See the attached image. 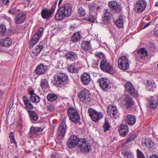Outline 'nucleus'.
I'll use <instances>...</instances> for the list:
<instances>
[{
  "mask_svg": "<svg viewBox=\"0 0 158 158\" xmlns=\"http://www.w3.org/2000/svg\"><path fill=\"white\" fill-rule=\"evenodd\" d=\"M43 129L41 127L32 126L30 128L29 134L35 136L40 135Z\"/></svg>",
  "mask_w": 158,
  "mask_h": 158,
  "instance_id": "obj_21",
  "label": "nucleus"
},
{
  "mask_svg": "<svg viewBox=\"0 0 158 158\" xmlns=\"http://www.w3.org/2000/svg\"><path fill=\"white\" fill-rule=\"evenodd\" d=\"M40 86L44 91L48 88L49 85L48 80L46 79H41L40 81Z\"/></svg>",
  "mask_w": 158,
  "mask_h": 158,
  "instance_id": "obj_36",
  "label": "nucleus"
},
{
  "mask_svg": "<svg viewBox=\"0 0 158 158\" xmlns=\"http://www.w3.org/2000/svg\"><path fill=\"white\" fill-rule=\"evenodd\" d=\"M148 107L151 108H155L158 105V95H154L148 99Z\"/></svg>",
  "mask_w": 158,
  "mask_h": 158,
  "instance_id": "obj_17",
  "label": "nucleus"
},
{
  "mask_svg": "<svg viewBox=\"0 0 158 158\" xmlns=\"http://www.w3.org/2000/svg\"><path fill=\"white\" fill-rule=\"evenodd\" d=\"M80 139L76 136L73 135L71 136L67 141V146L69 148H74L80 142Z\"/></svg>",
  "mask_w": 158,
  "mask_h": 158,
  "instance_id": "obj_13",
  "label": "nucleus"
},
{
  "mask_svg": "<svg viewBox=\"0 0 158 158\" xmlns=\"http://www.w3.org/2000/svg\"><path fill=\"white\" fill-rule=\"evenodd\" d=\"M67 113L69 119L73 123H77L80 120V117L77 111L73 107L69 108Z\"/></svg>",
  "mask_w": 158,
  "mask_h": 158,
  "instance_id": "obj_3",
  "label": "nucleus"
},
{
  "mask_svg": "<svg viewBox=\"0 0 158 158\" xmlns=\"http://www.w3.org/2000/svg\"><path fill=\"white\" fill-rule=\"evenodd\" d=\"M63 0H60L58 3V5L59 6Z\"/></svg>",
  "mask_w": 158,
  "mask_h": 158,
  "instance_id": "obj_60",
  "label": "nucleus"
},
{
  "mask_svg": "<svg viewBox=\"0 0 158 158\" xmlns=\"http://www.w3.org/2000/svg\"><path fill=\"white\" fill-rule=\"evenodd\" d=\"M72 7L69 3L65 4L58 9L55 15L56 20H59L63 19L65 17L69 16L71 13Z\"/></svg>",
  "mask_w": 158,
  "mask_h": 158,
  "instance_id": "obj_1",
  "label": "nucleus"
},
{
  "mask_svg": "<svg viewBox=\"0 0 158 158\" xmlns=\"http://www.w3.org/2000/svg\"><path fill=\"white\" fill-rule=\"evenodd\" d=\"M155 35L158 37V30H156L154 32Z\"/></svg>",
  "mask_w": 158,
  "mask_h": 158,
  "instance_id": "obj_59",
  "label": "nucleus"
},
{
  "mask_svg": "<svg viewBox=\"0 0 158 158\" xmlns=\"http://www.w3.org/2000/svg\"><path fill=\"white\" fill-rule=\"evenodd\" d=\"M5 4H6L9 2V0H1Z\"/></svg>",
  "mask_w": 158,
  "mask_h": 158,
  "instance_id": "obj_57",
  "label": "nucleus"
},
{
  "mask_svg": "<svg viewBox=\"0 0 158 158\" xmlns=\"http://www.w3.org/2000/svg\"><path fill=\"white\" fill-rule=\"evenodd\" d=\"M125 123L129 125H134L136 122V118L135 116L131 114L128 115L125 118Z\"/></svg>",
  "mask_w": 158,
  "mask_h": 158,
  "instance_id": "obj_26",
  "label": "nucleus"
},
{
  "mask_svg": "<svg viewBox=\"0 0 158 158\" xmlns=\"http://www.w3.org/2000/svg\"><path fill=\"white\" fill-rule=\"evenodd\" d=\"M124 17L120 15L118 19L114 21L115 25L118 27L122 28L123 27V22L124 20Z\"/></svg>",
  "mask_w": 158,
  "mask_h": 158,
  "instance_id": "obj_31",
  "label": "nucleus"
},
{
  "mask_svg": "<svg viewBox=\"0 0 158 158\" xmlns=\"http://www.w3.org/2000/svg\"><path fill=\"white\" fill-rule=\"evenodd\" d=\"M118 131L120 135L122 137L125 136L128 133V127L126 125H122L119 127Z\"/></svg>",
  "mask_w": 158,
  "mask_h": 158,
  "instance_id": "obj_24",
  "label": "nucleus"
},
{
  "mask_svg": "<svg viewBox=\"0 0 158 158\" xmlns=\"http://www.w3.org/2000/svg\"><path fill=\"white\" fill-rule=\"evenodd\" d=\"M151 24V23H148L144 24H143L142 26L143 29H145L148 27Z\"/></svg>",
  "mask_w": 158,
  "mask_h": 158,
  "instance_id": "obj_53",
  "label": "nucleus"
},
{
  "mask_svg": "<svg viewBox=\"0 0 158 158\" xmlns=\"http://www.w3.org/2000/svg\"><path fill=\"white\" fill-rule=\"evenodd\" d=\"M89 11L93 12L94 10L95 6L94 3H90L88 5Z\"/></svg>",
  "mask_w": 158,
  "mask_h": 158,
  "instance_id": "obj_49",
  "label": "nucleus"
},
{
  "mask_svg": "<svg viewBox=\"0 0 158 158\" xmlns=\"http://www.w3.org/2000/svg\"><path fill=\"white\" fill-rule=\"evenodd\" d=\"M77 11L78 15L80 16H84L86 14L85 9L80 6H78Z\"/></svg>",
  "mask_w": 158,
  "mask_h": 158,
  "instance_id": "obj_43",
  "label": "nucleus"
},
{
  "mask_svg": "<svg viewBox=\"0 0 158 158\" xmlns=\"http://www.w3.org/2000/svg\"><path fill=\"white\" fill-rule=\"evenodd\" d=\"M143 146H145L146 147L149 149L152 147L153 142L150 138H148L144 140L143 143Z\"/></svg>",
  "mask_w": 158,
  "mask_h": 158,
  "instance_id": "obj_38",
  "label": "nucleus"
},
{
  "mask_svg": "<svg viewBox=\"0 0 158 158\" xmlns=\"http://www.w3.org/2000/svg\"><path fill=\"white\" fill-rule=\"evenodd\" d=\"M133 139L132 138V137H131L130 136L127 139V140L124 142V143H123L122 145V146H123L124 145L126 144H127L130 142L133 141Z\"/></svg>",
  "mask_w": 158,
  "mask_h": 158,
  "instance_id": "obj_51",
  "label": "nucleus"
},
{
  "mask_svg": "<svg viewBox=\"0 0 158 158\" xmlns=\"http://www.w3.org/2000/svg\"><path fill=\"white\" fill-rule=\"evenodd\" d=\"M12 42L11 39L9 37L0 40V45L2 47L9 46L11 45Z\"/></svg>",
  "mask_w": 158,
  "mask_h": 158,
  "instance_id": "obj_27",
  "label": "nucleus"
},
{
  "mask_svg": "<svg viewBox=\"0 0 158 158\" xmlns=\"http://www.w3.org/2000/svg\"><path fill=\"white\" fill-rule=\"evenodd\" d=\"M135 57L139 61L144 62L148 58V54L146 50L144 48H142L137 51L133 52Z\"/></svg>",
  "mask_w": 158,
  "mask_h": 158,
  "instance_id": "obj_5",
  "label": "nucleus"
},
{
  "mask_svg": "<svg viewBox=\"0 0 158 158\" xmlns=\"http://www.w3.org/2000/svg\"><path fill=\"white\" fill-rule=\"evenodd\" d=\"M81 37L80 32L78 31L73 34L71 37V40L73 42H77L79 41Z\"/></svg>",
  "mask_w": 158,
  "mask_h": 158,
  "instance_id": "obj_35",
  "label": "nucleus"
},
{
  "mask_svg": "<svg viewBox=\"0 0 158 158\" xmlns=\"http://www.w3.org/2000/svg\"><path fill=\"white\" fill-rule=\"evenodd\" d=\"M47 70V66L43 64L38 65L35 69V73L37 74L41 75L44 74Z\"/></svg>",
  "mask_w": 158,
  "mask_h": 158,
  "instance_id": "obj_23",
  "label": "nucleus"
},
{
  "mask_svg": "<svg viewBox=\"0 0 158 158\" xmlns=\"http://www.w3.org/2000/svg\"><path fill=\"white\" fill-rule=\"evenodd\" d=\"M100 67L102 71L109 73H113L114 72L113 67L106 59L101 60Z\"/></svg>",
  "mask_w": 158,
  "mask_h": 158,
  "instance_id": "obj_4",
  "label": "nucleus"
},
{
  "mask_svg": "<svg viewBox=\"0 0 158 158\" xmlns=\"http://www.w3.org/2000/svg\"><path fill=\"white\" fill-rule=\"evenodd\" d=\"M68 81V76L64 73H60L54 75L53 82L55 85L60 86L66 84Z\"/></svg>",
  "mask_w": 158,
  "mask_h": 158,
  "instance_id": "obj_2",
  "label": "nucleus"
},
{
  "mask_svg": "<svg viewBox=\"0 0 158 158\" xmlns=\"http://www.w3.org/2000/svg\"><path fill=\"white\" fill-rule=\"evenodd\" d=\"M108 6L110 10L114 13H119L121 11L120 5L115 1L110 2L108 3Z\"/></svg>",
  "mask_w": 158,
  "mask_h": 158,
  "instance_id": "obj_15",
  "label": "nucleus"
},
{
  "mask_svg": "<svg viewBox=\"0 0 158 158\" xmlns=\"http://www.w3.org/2000/svg\"><path fill=\"white\" fill-rule=\"evenodd\" d=\"M43 31L42 28H40L33 35L32 39L29 42L30 47H33V46L39 41L43 34Z\"/></svg>",
  "mask_w": 158,
  "mask_h": 158,
  "instance_id": "obj_12",
  "label": "nucleus"
},
{
  "mask_svg": "<svg viewBox=\"0 0 158 158\" xmlns=\"http://www.w3.org/2000/svg\"><path fill=\"white\" fill-rule=\"evenodd\" d=\"M150 158H158V156L156 154H154L150 156Z\"/></svg>",
  "mask_w": 158,
  "mask_h": 158,
  "instance_id": "obj_58",
  "label": "nucleus"
},
{
  "mask_svg": "<svg viewBox=\"0 0 158 158\" xmlns=\"http://www.w3.org/2000/svg\"><path fill=\"white\" fill-rule=\"evenodd\" d=\"M100 6H98L97 7V9H100Z\"/></svg>",
  "mask_w": 158,
  "mask_h": 158,
  "instance_id": "obj_62",
  "label": "nucleus"
},
{
  "mask_svg": "<svg viewBox=\"0 0 158 158\" xmlns=\"http://www.w3.org/2000/svg\"><path fill=\"white\" fill-rule=\"evenodd\" d=\"M85 19L89 22H93L95 21V18L93 15H90L85 18Z\"/></svg>",
  "mask_w": 158,
  "mask_h": 158,
  "instance_id": "obj_48",
  "label": "nucleus"
},
{
  "mask_svg": "<svg viewBox=\"0 0 158 158\" xmlns=\"http://www.w3.org/2000/svg\"><path fill=\"white\" fill-rule=\"evenodd\" d=\"M98 81L99 85L103 91H107L110 84V80L107 78H102Z\"/></svg>",
  "mask_w": 158,
  "mask_h": 158,
  "instance_id": "obj_14",
  "label": "nucleus"
},
{
  "mask_svg": "<svg viewBox=\"0 0 158 158\" xmlns=\"http://www.w3.org/2000/svg\"><path fill=\"white\" fill-rule=\"evenodd\" d=\"M90 96L89 93L86 90H81L78 94V96L80 101L86 103L90 101Z\"/></svg>",
  "mask_w": 158,
  "mask_h": 158,
  "instance_id": "obj_11",
  "label": "nucleus"
},
{
  "mask_svg": "<svg viewBox=\"0 0 158 158\" xmlns=\"http://www.w3.org/2000/svg\"><path fill=\"white\" fill-rule=\"evenodd\" d=\"M47 110L48 111L52 112L54 110V107L52 105H49L47 106Z\"/></svg>",
  "mask_w": 158,
  "mask_h": 158,
  "instance_id": "obj_52",
  "label": "nucleus"
},
{
  "mask_svg": "<svg viewBox=\"0 0 158 158\" xmlns=\"http://www.w3.org/2000/svg\"><path fill=\"white\" fill-rule=\"evenodd\" d=\"M22 100L27 108L30 110L33 109V106L26 96H24L23 97Z\"/></svg>",
  "mask_w": 158,
  "mask_h": 158,
  "instance_id": "obj_32",
  "label": "nucleus"
},
{
  "mask_svg": "<svg viewBox=\"0 0 158 158\" xmlns=\"http://www.w3.org/2000/svg\"><path fill=\"white\" fill-rule=\"evenodd\" d=\"M15 8H14L13 9L10 10L8 11V12L10 14H12L13 15H14L15 12H16V11H15Z\"/></svg>",
  "mask_w": 158,
  "mask_h": 158,
  "instance_id": "obj_54",
  "label": "nucleus"
},
{
  "mask_svg": "<svg viewBox=\"0 0 158 158\" xmlns=\"http://www.w3.org/2000/svg\"><path fill=\"white\" fill-rule=\"evenodd\" d=\"M78 145V149L82 152L87 153L90 151L91 146L86 139H81Z\"/></svg>",
  "mask_w": 158,
  "mask_h": 158,
  "instance_id": "obj_7",
  "label": "nucleus"
},
{
  "mask_svg": "<svg viewBox=\"0 0 158 158\" xmlns=\"http://www.w3.org/2000/svg\"><path fill=\"white\" fill-rule=\"evenodd\" d=\"M81 47L86 52L91 49L90 42L89 41H84L81 44Z\"/></svg>",
  "mask_w": 158,
  "mask_h": 158,
  "instance_id": "obj_33",
  "label": "nucleus"
},
{
  "mask_svg": "<svg viewBox=\"0 0 158 158\" xmlns=\"http://www.w3.org/2000/svg\"><path fill=\"white\" fill-rule=\"evenodd\" d=\"M121 104L127 108L132 106L134 104V101L132 98L129 96H123L119 100Z\"/></svg>",
  "mask_w": 158,
  "mask_h": 158,
  "instance_id": "obj_10",
  "label": "nucleus"
},
{
  "mask_svg": "<svg viewBox=\"0 0 158 158\" xmlns=\"http://www.w3.org/2000/svg\"><path fill=\"white\" fill-rule=\"evenodd\" d=\"M44 48L43 43L41 42H40L36 47L33 49L31 54L32 57L34 58H36L38 54Z\"/></svg>",
  "mask_w": 158,
  "mask_h": 158,
  "instance_id": "obj_19",
  "label": "nucleus"
},
{
  "mask_svg": "<svg viewBox=\"0 0 158 158\" xmlns=\"http://www.w3.org/2000/svg\"><path fill=\"white\" fill-rule=\"evenodd\" d=\"M123 153L125 158H134L133 153L130 150L124 151Z\"/></svg>",
  "mask_w": 158,
  "mask_h": 158,
  "instance_id": "obj_42",
  "label": "nucleus"
},
{
  "mask_svg": "<svg viewBox=\"0 0 158 158\" xmlns=\"http://www.w3.org/2000/svg\"><path fill=\"white\" fill-rule=\"evenodd\" d=\"M146 85V89L152 91H153L156 87L155 83L152 80H147Z\"/></svg>",
  "mask_w": 158,
  "mask_h": 158,
  "instance_id": "obj_29",
  "label": "nucleus"
},
{
  "mask_svg": "<svg viewBox=\"0 0 158 158\" xmlns=\"http://www.w3.org/2000/svg\"><path fill=\"white\" fill-rule=\"evenodd\" d=\"M80 78L81 81L85 85H88L91 79L89 74L85 72L81 75Z\"/></svg>",
  "mask_w": 158,
  "mask_h": 158,
  "instance_id": "obj_20",
  "label": "nucleus"
},
{
  "mask_svg": "<svg viewBox=\"0 0 158 158\" xmlns=\"http://www.w3.org/2000/svg\"><path fill=\"white\" fill-rule=\"evenodd\" d=\"M67 126L64 121L61 123L59 125L58 133L61 136H64L66 130Z\"/></svg>",
  "mask_w": 158,
  "mask_h": 158,
  "instance_id": "obj_28",
  "label": "nucleus"
},
{
  "mask_svg": "<svg viewBox=\"0 0 158 158\" xmlns=\"http://www.w3.org/2000/svg\"><path fill=\"white\" fill-rule=\"evenodd\" d=\"M88 112L91 119L95 122H98L103 117L102 113L98 112L91 108L89 109Z\"/></svg>",
  "mask_w": 158,
  "mask_h": 158,
  "instance_id": "obj_9",
  "label": "nucleus"
},
{
  "mask_svg": "<svg viewBox=\"0 0 158 158\" xmlns=\"http://www.w3.org/2000/svg\"><path fill=\"white\" fill-rule=\"evenodd\" d=\"M26 18V15L24 14H20L17 15L15 18V23L20 24L23 23Z\"/></svg>",
  "mask_w": 158,
  "mask_h": 158,
  "instance_id": "obj_34",
  "label": "nucleus"
},
{
  "mask_svg": "<svg viewBox=\"0 0 158 158\" xmlns=\"http://www.w3.org/2000/svg\"><path fill=\"white\" fill-rule=\"evenodd\" d=\"M130 136L131 137H132V138L133 139V140H134L136 137V134L135 133L132 134V135H131Z\"/></svg>",
  "mask_w": 158,
  "mask_h": 158,
  "instance_id": "obj_56",
  "label": "nucleus"
},
{
  "mask_svg": "<svg viewBox=\"0 0 158 158\" xmlns=\"http://www.w3.org/2000/svg\"><path fill=\"white\" fill-rule=\"evenodd\" d=\"M95 55L97 58L98 60H102L104 59H106L105 54L102 52H96L95 53Z\"/></svg>",
  "mask_w": 158,
  "mask_h": 158,
  "instance_id": "obj_45",
  "label": "nucleus"
},
{
  "mask_svg": "<svg viewBox=\"0 0 158 158\" xmlns=\"http://www.w3.org/2000/svg\"><path fill=\"white\" fill-rule=\"evenodd\" d=\"M67 69L68 72L72 73H77L78 72V69L75 67L73 64H70L67 67Z\"/></svg>",
  "mask_w": 158,
  "mask_h": 158,
  "instance_id": "obj_40",
  "label": "nucleus"
},
{
  "mask_svg": "<svg viewBox=\"0 0 158 158\" xmlns=\"http://www.w3.org/2000/svg\"><path fill=\"white\" fill-rule=\"evenodd\" d=\"M28 112L31 120L36 121L38 119L39 116L35 112L29 110Z\"/></svg>",
  "mask_w": 158,
  "mask_h": 158,
  "instance_id": "obj_37",
  "label": "nucleus"
},
{
  "mask_svg": "<svg viewBox=\"0 0 158 158\" xmlns=\"http://www.w3.org/2000/svg\"><path fill=\"white\" fill-rule=\"evenodd\" d=\"M26 2H27L28 3V4H29V1H27Z\"/></svg>",
  "mask_w": 158,
  "mask_h": 158,
  "instance_id": "obj_63",
  "label": "nucleus"
},
{
  "mask_svg": "<svg viewBox=\"0 0 158 158\" xmlns=\"http://www.w3.org/2000/svg\"><path fill=\"white\" fill-rule=\"evenodd\" d=\"M56 8V6H52L49 9L45 8L42 10L41 15L44 19H49L53 15Z\"/></svg>",
  "mask_w": 158,
  "mask_h": 158,
  "instance_id": "obj_8",
  "label": "nucleus"
},
{
  "mask_svg": "<svg viewBox=\"0 0 158 158\" xmlns=\"http://www.w3.org/2000/svg\"><path fill=\"white\" fill-rule=\"evenodd\" d=\"M126 90L134 97H136L138 94L137 91L135 89L131 82H127L125 85Z\"/></svg>",
  "mask_w": 158,
  "mask_h": 158,
  "instance_id": "obj_16",
  "label": "nucleus"
},
{
  "mask_svg": "<svg viewBox=\"0 0 158 158\" xmlns=\"http://www.w3.org/2000/svg\"><path fill=\"white\" fill-rule=\"evenodd\" d=\"M6 27L4 25H1L0 26V35H2L6 31Z\"/></svg>",
  "mask_w": 158,
  "mask_h": 158,
  "instance_id": "obj_50",
  "label": "nucleus"
},
{
  "mask_svg": "<svg viewBox=\"0 0 158 158\" xmlns=\"http://www.w3.org/2000/svg\"><path fill=\"white\" fill-rule=\"evenodd\" d=\"M130 61L126 56H122L118 59V67L123 70L127 69L129 67Z\"/></svg>",
  "mask_w": 158,
  "mask_h": 158,
  "instance_id": "obj_6",
  "label": "nucleus"
},
{
  "mask_svg": "<svg viewBox=\"0 0 158 158\" xmlns=\"http://www.w3.org/2000/svg\"><path fill=\"white\" fill-rule=\"evenodd\" d=\"M58 97L57 95L54 93L49 94L47 96L48 100L51 102L56 100Z\"/></svg>",
  "mask_w": 158,
  "mask_h": 158,
  "instance_id": "obj_41",
  "label": "nucleus"
},
{
  "mask_svg": "<svg viewBox=\"0 0 158 158\" xmlns=\"http://www.w3.org/2000/svg\"><path fill=\"white\" fill-rule=\"evenodd\" d=\"M65 57L67 60L73 61L77 58V55L73 52L69 51L65 55Z\"/></svg>",
  "mask_w": 158,
  "mask_h": 158,
  "instance_id": "obj_30",
  "label": "nucleus"
},
{
  "mask_svg": "<svg viewBox=\"0 0 158 158\" xmlns=\"http://www.w3.org/2000/svg\"><path fill=\"white\" fill-rule=\"evenodd\" d=\"M107 110V114L110 116L111 118H114L115 117L117 113V108L114 106L110 105L108 106Z\"/></svg>",
  "mask_w": 158,
  "mask_h": 158,
  "instance_id": "obj_22",
  "label": "nucleus"
},
{
  "mask_svg": "<svg viewBox=\"0 0 158 158\" xmlns=\"http://www.w3.org/2000/svg\"><path fill=\"white\" fill-rule=\"evenodd\" d=\"M18 29L21 30V31H22L25 29V25H22Z\"/></svg>",
  "mask_w": 158,
  "mask_h": 158,
  "instance_id": "obj_55",
  "label": "nucleus"
},
{
  "mask_svg": "<svg viewBox=\"0 0 158 158\" xmlns=\"http://www.w3.org/2000/svg\"><path fill=\"white\" fill-rule=\"evenodd\" d=\"M110 127V125L109 123L108 120L107 118H105L103 126L104 131L106 132L108 131Z\"/></svg>",
  "mask_w": 158,
  "mask_h": 158,
  "instance_id": "obj_44",
  "label": "nucleus"
},
{
  "mask_svg": "<svg viewBox=\"0 0 158 158\" xmlns=\"http://www.w3.org/2000/svg\"><path fill=\"white\" fill-rule=\"evenodd\" d=\"M137 158H145L143 152L139 149L137 150Z\"/></svg>",
  "mask_w": 158,
  "mask_h": 158,
  "instance_id": "obj_47",
  "label": "nucleus"
},
{
  "mask_svg": "<svg viewBox=\"0 0 158 158\" xmlns=\"http://www.w3.org/2000/svg\"><path fill=\"white\" fill-rule=\"evenodd\" d=\"M111 15L108 9L105 10L103 15V19L105 22H107L110 18Z\"/></svg>",
  "mask_w": 158,
  "mask_h": 158,
  "instance_id": "obj_39",
  "label": "nucleus"
},
{
  "mask_svg": "<svg viewBox=\"0 0 158 158\" xmlns=\"http://www.w3.org/2000/svg\"><path fill=\"white\" fill-rule=\"evenodd\" d=\"M135 8L139 13H141L146 9L147 2L145 0H139L135 5Z\"/></svg>",
  "mask_w": 158,
  "mask_h": 158,
  "instance_id": "obj_18",
  "label": "nucleus"
},
{
  "mask_svg": "<svg viewBox=\"0 0 158 158\" xmlns=\"http://www.w3.org/2000/svg\"><path fill=\"white\" fill-rule=\"evenodd\" d=\"M155 6H158V2H156V4H155Z\"/></svg>",
  "mask_w": 158,
  "mask_h": 158,
  "instance_id": "obj_61",
  "label": "nucleus"
},
{
  "mask_svg": "<svg viewBox=\"0 0 158 158\" xmlns=\"http://www.w3.org/2000/svg\"><path fill=\"white\" fill-rule=\"evenodd\" d=\"M9 137L10 139V142L11 143H14L15 146L16 147H17V144L15 141V135L14 133L12 132H10L9 135Z\"/></svg>",
  "mask_w": 158,
  "mask_h": 158,
  "instance_id": "obj_46",
  "label": "nucleus"
},
{
  "mask_svg": "<svg viewBox=\"0 0 158 158\" xmlns=\"http://www.w3.org/2000/svg\"><path fill=\"white\" fill-rule=\"evenodd\" d=\"M29 93L30 95V100L31 102L37 103L40 101V97L35 93L33 90H30Z\"/></svg>",
  "mask_w": 158,
  "mask_h": 158,
  "instance_id": "obj_25",
  "label": "nucleus"
}]
</instances>
